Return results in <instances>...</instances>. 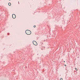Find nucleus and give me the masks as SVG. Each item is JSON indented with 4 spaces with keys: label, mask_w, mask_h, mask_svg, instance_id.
Listing matches in <instances>:
<instances>
[{
    "label": "nucleus",
    "mask_w": 80,
    "mask_h": 80,
    "mask_svg": "<svg viewBox=\"0 0 80 80\" xmlns=\"http://www.w3.org/2000/svg\"><path fill=\"white\" fill-rule=\"evenodd\" d=\"M64 62H65V61H64Z\"/></svg>",
    "instance_id": "9"
},
{
    "label": "nucleus",
    "mask_w": 80,
    "mask_h": 80,
    "mask_svg": "<svg viewBox=\"0 0 80 80\" xmlns=\"http://www.w3.org/2000/svg\"><path fill=\"white\" fill-rule=\"evenodd\" d=\"M64 66H65V67H66V65H64Z\"/></svg>",
    "instance_id": "8"
},
{
    "label": "nucleus",
    "mask_w": 80,
    "mask_h": 80,
    "mask_svg": "<svg viewBox=\"0 0 80 80\" xmlns=\"http://www.w3.org/2000/svg\"><path fill=\"white\" fill-rule=\"evenodd\" d=\"M33 44L34 45H37V43L35 41H34L33 42Z\"/></svg>",
    "instance_id": "2"
},
{
    "label": "nucleus",
    "mask_w": 80,
    "mask_h": 80,
    "mask_svg": "<svg viewBox=\"0 0 80 80\" xmlns=\"http://www.w3.org/2000/svg\"><path fill=\"white\" fill-rule=\"evenodd\" d=\"M8 5H9V6H10V5H11V3H9Z\"/></svg>",
    "instance_id": "4"
},
{
    "label": "nucleus",
    "mask_w": 80,
    "mask_h": 80,
    "mask_svg": "<svg viewBox=\"0 0 80 80\" xmlns=\"http://www.w3.org/2000/svg\"><path fill=\"white\" fill-rule=\"evenodd\" d=\"M12 18H15L16 17V16H15V15L13 14H12Z\"/></svg>",
    "instance_id": "3"
},
{
    "label": "nucleus",
    "mask_w": 80,
    "mask_h": 80,
    "mask_svg": "<svg viewBox=\"0 0 80 80\" xmlns=\"http://www.w3.org/2000/svg\"><path fill=\"white\" fill-rule=\"evenodd\" d=\"M60 80H62V78H61Z\"/></svg>",
    "instance_id": "7"
},
{
    "label": "nucleus",
    "mask_w": 80,
    "mask_h": 80,
    "mask_svg": "<svg viewBox=\"0 0 80 80\" xmlns=\"http://www.w3.org/2000/svg\"><path fill=\"white\" fill-rule=\"evenodd\" d=\"M26 33L27 35H30L31 34V31L30 30H27L26 31Z\"/></svg>",
    "instance_id": "1"
},
{
    "label": "nucleus",
    "mask_w": 80,
    "mask_h": 80,
    "mask_svg": "<svg viewBox=\"0 0 80 80\" xmlns=\"http://www.w3.org/2000/svg\"><path fill=\"white\" fill-rule=\"evenodd\" d=\"M34 28L36 27V26H35V25L34 26Z\"/></svg>",
    "instance_id": "5"
},
{
    "label": "nucleus",
    "mask_w": 80,
    "mask_h": 80,
    "mask_svg": "<svg viewBox=\"0 0 80 80\" xmlns=\"http://www.w3.org/2000/svg\"><path fill=\"white\" fill-rule=\"evenodd\" d=\"M75 69H76V70H77V69L76 68H75Z\"/></svg>",
    "instance_id": "6"
}]
</instances>
